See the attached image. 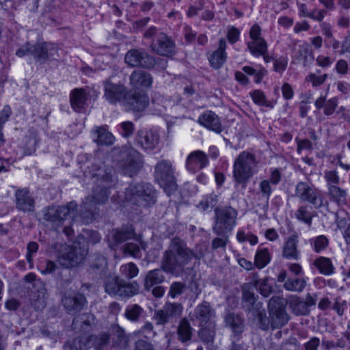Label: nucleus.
<instances>
[{"mask_svg": "<svg viewBox=\"0 0 350 350\" xmlns=\"http://www.w3.org/2000/svg\"><path fill=\"white\" fill-rule=\"evenodd\" d=\"M306 286V282L301 278H288L284 288L289 291L301 292Z\"/></svg>", "mask_w": 350, "mask_h": 350, "instance_id": "41", "label": "nucleus"}, {"mask_svg": "<svg viewBox=\"0 0 350 350\" xmlns=\"http://www.w3.org/2000/svg\"><path fill=\"white\" fill-rule=\"evenodd\" d=\"M295 215L299 220H301L308 225L311 224L312 215L311 213L307 210L306 206H300Z\"/></svg>", "mask_w": 350, "mask_h": 350, "instance_id": "52", "label": "nucleus"}, {"mask_svg": "<svg viewBox=\"0 0 350 350\" xmlns=\"http://www.w3.org/2000/svg\"><path fill=\"white\" fill-rule=\"evenodd\" d=\"M164 271L162 268L149 271L144 278V289L150 291L155 286L161 284L165 280Z\"/></svg>", "mask_w": 350, "mask_h": 350, "instance_id": "27", "label": "nucleus"}, {"mask_svg": "<svg viewBox=\"0 0 350 350\" xmlns=\"http://www.w3.org/2000/svg\"><path fill=\"white\" fill-rule=\"evenodd\" d=\"M186 286L180 282H174L171 284L168 292V296L174 299L177 296L180 295L185 291Z\"/></svg>", "mask_w": 350, "mask_h": 350, "instance_id": "51", "label": "nucleus"}, {"mask_svg": "<svg viewBox=\"0 0 350 350\" xmlns=\"http://www.w3.org/2000/svg\"><path fill=\"white\" fill-rule=\"evenodd\" d=\"M119 153L123 173L130 177L136 175L143 166L142 157L140 153L128 146H122Z\"/></svg>", "mask_w": 350, "mask_h": 350, "instance_id": "8", "label": "nucleus"}, {"mask_svg": "<svg viewBox=\"0 0 350 350\" xmlns=\"http://www.w3.org/2000/svg\"><path fill=\"white\" fill-rule=\"evenodd\" d=\"M251 53L256 57L260 55H262L264 60L266 62H269L271 59H273L272 57L269 56L267 53V44H265V49H262L260 46L250 51Z\"/></svg>", "mask_w": 350, "mask_h": 350, "instance_id": "61", "label": "nucleus"}, {"mask_svg": "<svg viewBox=\"0 0 350 350\" xmlns=\"http://www.w3.org/2000/svg\"><path fill=\"white\" fill-rule=\"evenodd\" d=\"M256 289L265 297H268L273 292L272 285L269 283L268 277L262 279V282L256 287Z\"/></svg>", "mask_w": 350, "mask_h": 350, "instance_id": "48", "label": "nucleus"}, {"mask_svg": "<svg viewBox=\"0 0 350 350\" xmlns=\"http://www.w3.org/2000/svg\"><path fill=\"white\" fill-rule=\"evenodd\" d=\"M254 102L259 105L273 107L265 98L264 93L260 90H255L251 94Z\"/></svg>", "mask_w": 350, "mask_h": 350, "instance_id": "54", "label": "nucleus"}, {"mask_svg": "<svg viewBox=\"0 0 350 350\" xmlns=\"http://www.w3.org/2000/svg\"><path fill=\"white\" fill-rule=\"evenodd\" d=\"M208 163L206 155L202 151H195L191 153L187 159L186 166L189 171L195 173L204 168Z\"/></svg>", "mask_w": 350, "mask_h": 350, "instance_id": "23", "label": "nucleus"}, {"mask_svg": "<svg viewBox=\"0 0 350 350\" xmlns=\"http://www.w3.org/2000/svg\"><path fill=\"white\" fill-rule=\"evenodd\" d=\"M127 102L131 109L142 111L147 107L148 98L144 93L135 92L127 98Z\"/></svg>", "mask_w": 350, "mask_h": 350, "instance_id": "28", "label": "nucleus"}, {"mask_svg": "<svg viewBox=\"0 0 350 350\" xmlns=\"http://www.w3.org/2000/svg\"><path fill=\"white\" fill-rule=\"evenodd\" d=\"M16 208L23 212H33L34 211L35 202L29 195V191L27 188L17 189L15 193Z\"/></svg>", "mask_w": 350, "mask_h": 350, "instance_id": "18", "label": "nucleus"}, {"mask_svg": "<svg viewBox=\"0 0 350 350\" xmlns=\"http://www.w3.org/2000/svg\"><path fill=\"white\" fill-rule=\"evenodd\" d=\"M329 193L332 199L335 201L338 205L346 204L347 193L345 190L336 185H330L329 187Z\"/></svg>", "mask_w": 350, "mask_h": 350, "instance_id": "43", "label": "nucleus"}, {"mask_svg": "<svg viewBox=\"0 0 350 350\" xmlns=\"http://www.w3.org/2000/svg\"><path fill=\"white\" fill-rule=\"evenodd\" d=\"M120 133L124 137H129L134 132L135 126L132 122H123L120 124Z\"/></svg>", "mask_w": 350, "mask_h": 350, "instance_id": "58", "label": "nucleus"}, {"mask_svg": "<svg viewBox=\"0 0 350 350\" xmlns=\"http://www.w3.org/2000/svg\"><path fill=\"white\" fill-rule=\"evenodd\" d=\"M289 307L293 312L297 316L307 315L310 312L306 303L297 296H293L290 299Z\"/></svg>", "mask_w": 350, "mask_h": 350, "instance_id": "37", "label": "nucleus"}, {"mask_svg": "<svg viewBox=\"0 0 350 350\" xmlns=\"http://www.w3.org/2000/svg\"><path fill=\"white\" fill-rule=\"evenodd\" d=\"M298 237L297 234L290 236L283 247V256L288 259L297 260L299 251L297 250Z\"/></svg>", "mask_w": 350, "mask_h": 350, "instance_id": "30", "label": "nucleus"}, {"mask_svg": "<svg viewBox=\"0 0 350 350\" xmlns=\"http://www.w3.org/2000/svg\"><path fill=\"white\" fill-rule=\"evenodd\" d=\"M86 167L89 169L90 174L96 178V186L93 188L92 195L85 198L83 201L79 216L83 223L88 224L98 214L96 206L107 202L109 189L115 185L116 176L113 167H107L100 161H94L91 166L87 163Z\"/></svg>", "mask_w": 350, "mask_h": 350, "instance_id": "1", "label": "nucleus"}, {"mask_svg": "<svg viewBox=\"0 0 350 350\" xmlns=\"http://www.w3.org/2000/svg\"><path fill=\"white\" fill-rule=\"evenodd\" d=\"M144 312L143 308L137 304L129 305L125 310L124 317L129 321H137Z\"/></svg>", "mask_w": 350, "mask_h": 350, "instance_id": "44", "label": "nucleus"}, {"mask_svg": "<svg viewBox=\"0 0 350 350\" xmlns=\"http://www.w3.org/2000/svg\"><path fill=\"white\" fill-rule=\"evenodd\" d=\"M260 27L258 25H254L250 31V37L252 39L251 42L247 43V46L250 51L254 50L259 46L262 49H265L266 41L260 37Z\"/></svg>", "mask_w": 350, "mask_h": 350, "instance_id": "32", "label": "nucleus"}, {"mask_svg": "<svg viewBox=\"0 0 350 350\" xmlns=\"http://www.w3.org/2000/svg\"><path fill=\"white\" fill-rule=\"evenodd\" d=\"M225 322L231 329L234 339L239 340L245 329L243 319L240 315L231 312L226 316Z\"/></svg>", "mask_w": 350, "mask_h": 350, "instance_id": "22", "label": "nucleus"}, {"mask_svg": "<svg viewBox=\"0 0 350 350\" xmlns=\"http://www.w3.org/2000/svg\"><path fill=\"white\" fill-rule=\"evenodd\" d=\"M62 303L69 314L80 312L88 306L85 295L79 292L66 294L62 299Z\"/></svg>", "mask_w": 350, "mask_h": 350, "instance_id": "14", "label": "nucleus"}, {"mask_svg": "<svg viewBox=\"0 0 350 350\" xmlns=\"http://www.w3.org/2000/svg\"><path fill=\"white\" fill-rule=\"evenodd\" d=\"M215 314L208 301H204L198 305L193 312V317L199 322L200 325L204 327Z\"/></svg>", "mask_w": 350, "mask_h": 350, "instance_id": "24", "label": "nucleus"}, {"mask_svg": "<svg viewBox=\"0 0 350 350\" xmlns=\"http://www.w3.org/2000/svg\"><path fill=\"white\" fill-rule=\"evenodd\" d=\"M126 198L132 204L139 206H148L155 203V190L147 183L131 184L126 189Z\"/></svg>", "mask_w": 350, "mask_h": 350, "instance_id": "4", "label": "nucleus"}, {"mask_svg": "<svg viewBox=\"0 0 350 350\" xmlns=\"http://www.w3.org/2000/svg\"><path fill=\"white\" fill-rule=\"evenodd\" d=\"M178 339L186 342L191 339L192 328L186 319H181L177 330Z\"/></svg>", "mask_w": 350, "mask_h": 350, "instance_id": "39", "label": "nucleus"}, {"mask_svg": "<svg viewBox=\"0 0 350 350\" xmlns=\"http://www.w3.org/2000/svg\"><path fill=\"white\" fill-rule=\"evenodd\" d=\"M204 256V250H193L187 247L184 240L175 237L171 239L167 250L163 253L161 267L165 272L178 276L193 258L200 260Z\"/></svg>", "mask_w": 350, "mask_h": 350, "instance_id": "2", "label": "nucleus"}, {"mask_svg": "<svg viewBox=\"0 0 350 350\" xmlns=\"http://www.w3.org/2000/svg\"><path fill=\"white\" fill-rule=\"evenodd\" d=\"M139 287L137 282H127L124 279H121L118 296L132 297L138 293Z\"/></svg>", "mask_w": 350, "mask_h": 350, "instance_id": "36", "label": "nucleus"}, {"mask_svg": "<svg viewBox=\"0 0 350 350\" xmlns=\"http://www.w3.org/2000/svg\"><path fill=\"white\" fill-rule=\"evenodd\" d=\"M286 301L279 296H273L269 301V310H279L284 308Z\"/></svg>", "mask_w": 350, "mask_h": 350, "instance_id": "56", "label": "nucleus"}, {"mask_svg": "<svg viewBox=\"0 0 350 350\" xmlns=\"http://www.w3.org/2000/svg\"><path fill=\"white\" fill-rule=\"evenodd\" d=\"M123 252L126 255H130L135 258H141V250L139 246L135 243H128L122 248Z\"/></svg>", "mask_w": 350, "mask_h": 350, "instance_id": "50", "label": "nucleus"}, {"mask_svg": "<svg viewBox=\"0 0 350 350\" xmlns=\"http://www.w3.org/2000/svg\"><path fill=\"white\" fill-rule=\"evenodd\" d=\"M105 97L111 103L121 101L126 96V89L120 84L113 83L109 81L104 83Z\"/></svg>", "mask_w": 350, "mask_h": 350, "instance_id": "19", "label": "nucleus"}, {"mask_svg": "<svg viewBox=\"0 0 350 350\" xmlns=\"http://www.w3.org/2000/svg\"><path fill=\"white\" fill-rule=\"evenodd\" d=\"M183 309L182 304L179 303L167 302L161 309L155 311L154 319L158 325H164L170 319L180 317Z\"/></svg>", "mask_w": 350, "mask_h": 350, "instance_id": "12", "label": "nucleus"}, {"mask_svg": "<svg viewBox=\"0 0 350 350\" xmlns=\"http://www.w3.org/2000/svg\"><path fill=\"white\" fill-rule=\"evenodd\" d=\"M198 336L202 342H211L215 337V332L211 328L203 327L198 332Z\"/></svg>", "mask_w": 350, "mask_h": 350, "instance_id": "53", "label": "nucleus"}, {"mask_svg": "<svg viewBox=\"0 0 350 350\" xmlns=\"http://www.w3.org/2000/svg\"><path fill=\"white\" fill-rule=\"evenodd\" d=\"M37 139L35 137L27 136L25 137V147L24 154L25 155H31L36 151V146Z\"/></svg>", "mask_w": 350, "mask_h": 350, "instance_id": "57", "label": "nucleus"}, {"mask_svg": "<svg viewBox=\"0 0 350 350\" xmlns=\"http://www.w3.org/2000/svg\"><path fill=\"white\" fill-rule=\"evenodd\" d=\"M135 141L143 149L152 151L158 147L160 136L157 131L152 129L139 130L135 135Z\"/></svg>", "mask_w": 350, "mask_h": 350, "instance_id": "13", "label": "nucleus"}, {"mask_svg": "<svg viewBox=\"0 0 350 350\" xmlns=\"http://www.w3.org/2000/svg\"><path fill=\"white\" fill-rule=\"evenodd\" d=\"M129 79L131 85L135 89L149 88L152 83L151 75L139 70L133 71Z\"/></svg>", "mask_w": 350, "mask_h": 350, "instance_id": "25", "label": "nucleus"}, {"mask_svg": "<svg viewBox=\"0 0 350 350\" xmlns=\"http://www.w3.org/2000/svg\"><path fill=\"white\" fill-rule=\"evenodd\" d=\"M217 202V196L215 194H212L210 196L207 197L204 200L202 201L199 206H202L203 210H206V208L211 207H214Z\"/></svg>", "mask_w": 350, "mask_h": 350, "instance_id": "60", "label": "nucleus"}, {"mask_svg": "<svg viewBox=\"0 0 350 350\" xmlns=\"http://www.w3.org/2000/svg\"><path fill=\"white\" fill-rule=\"evenodd\" d=\"M198 121L202 125L213 131L217 133L221 131V125L218 116L211 111L200 116Z\"/></svg>", "mask_w": 350, "mask_h": 350, "instance_id": "31", "label": "nucleus"}, {"mask_svg": "<svg viewBox=\"0 0 350 350\" xmlns=\"http://www.w3.org/2000/svg\"><path fill=\"white\" fill-rule=\"evenodd\" d=\"M269 310L271 318V325L273 329L281 327L287 323L288 317L285 308Z\"/></svg>", "mask_w": 350, "mask_h": 350, "instance_id": "33", "label": "nucleus"}, {"mask_svg": "<svg viewBox=\"0 0 350 350\" xmlns=\"http://www.w3.org/2000/svg\"><path fill=\"white\" fill-rule=\"evenodd\" d=\"M122 275L128 280L135 277L139 273V269L133 262H129L120 267Z\"/></svg>", "mask_w": 350, "mask_h": 350, "instance_id": "47", "label": "nucleus"}, {"mask_svg": "<svg viewBox=\"0 0 350 350\" xmlns=\"http://www.w3.org/2000/svg\"><path fill=\"white\" fill-rule=\"evenodd\" d=\"M58 252L57 261L60 265L66 269L77 266L83 262L86 254L87 249L75 242L72 245L67 244H57Z\"/></svg>", "mask_w": 350, "mask_h": 350, "instance_id": "3", "label": "nucleus"}, {"mask_svg": "<svg viewBox=\"0 0 350 350\" xmlns=\"http://www.w3.org/2000/svg\"><path fill=\"white\" fill-rule=\"evenodd\" d=\"M107 262L106 258L99 254L92 256L90 267L94 271H103L107 267Z\"/></svg>", "mask_w": 350, "mask_h": 350, "instance_id": "46", "label": "nucleus"}, {"mask_svg": "<svg viewBox=\"0 0 350 350\" xmlns=\"http://www.w3.org/2000/svg\"><path fill=\"white\" fill-rule=\"evenodd\" d=\"M77 204L70 202L65 206L47 207L44 211V219L51 222L55 227L64 226V222L69 219V224L77 220L76 217Z\"/></svg>", "mask_w": 350, "mask_h": 350, "instance_id": "5", "label": "nucleus"}, {"mask_svg": "<svg viewBox=\"0 0 350 350\" xmlns=\"http://www.w3.org/2000/svg\"><path fill=\"white\" fill-rule=\"evenodd\" d=\"M254 284L251 282L244 283L241 285V289L242 293V302L243 304L244 307L247 308L249 311L258 308V305L256 304L255 307V304L258 299V296L255 294Z\"/></svg>", "mask_w": 350, "mask_h": 350, "instance_id": "21", "label": "nucleus"}, {"mask_svg": "<svg viewBox=\"0 0 350 350\" xmlns=\"http://www.w3.org/2000/svg\"><path fill=\"white\" fill-rule=\"evenodd\" d=\"M319 345L320 339L317 337H312L304 346L305 350H317Z\"/></svg>", "mask_w": 350, "mask_h": 350, "instance_id": "63", "label": "nucleus"}, {"mask_svg": "<svg viewBox=\"0 0 350 350\" xmlns=\"http://www.w3.org/2000/svg\"><path fill=\"white\" fill-rule=\"evenodd\" d=\"M295 193L301 201L310 203L315 208H319L323 205L320 191L305 182H299L297 185Z\"/></svg>", "mask_w": 350, "mask_h": 350, "instance_id": "11", "label": "nucleus"}, {"mask_svg": "<svg viewBox=\"0 0 350 350\" xmlns=\"http://www.w3.org/2000/svg\"><path fill=\"white\" fill-rule=\"evenodd\" d=\"M88 340L92 342V346L95 350H103L109 343L110 334L101 332L98 335H90Z\"/></svg>", "mask_w": 350, "mask_h": 350, "instance_id": "38", "label": "nucleus"}, {"mask_svg": "<svg viewBox=\"0 0 350 350\" xmlns=\"http://www.w3.org/2000/svg\"><path fill=\"white\" fill-rule=\"evenodd\" d=\"M311 244L316 252L325 250L329 244V240L325 235H320L311 240Z\"/></svg>", "mask_w": 350, "mask_h": 350, "instance_id": "49", "label": "nucleus"}, {"mask_svg": "<svg viewBox=\"0 0 350 350\" xmlns=\"http://www.w3.org/2000/svg\"><path fill=\"white\" fill-rule=\"evenodd\" d=\"M226 40L223 38L220 39L218 49L213 52L209 58L210 64L213 68H219L225 62L226 59Z\"/></svg>", "mask_w": 350, "mask_h": 350, "instance_id": "29", "label": "nucleus"}, {"mask_svg": "<svg viewBox=\"0 0 350 350\" xmlns=\"http://www.w3.org/2000/svg\"><path fill=\"white\" fill-rule=\"evenodd\" d=\"M121 279L119 276H108L104 283L105 292L109 295L118 296Z\"/></svg>", "mask_w": 350, "mask_h": 350, "instance_id": "40", "label": "nucleus"}, {"mask_svg": "<svg viewBox=\"0 0 350 350\" xmlns=\"http://www.w3.org/2000/svg\"><path fill=\"white\" fill-rule=\"evenodd\" d=\"M94 321L95 317L90 312L79 314L73 319L72 329L76 332H89L94 325Z\"/></svg>", "mask_w": 350, "mask_h": 350, "instance_id": "20", "label": "nucleus"}, {"mask_svg": "<svg viewBox=\"0 0 350 350\" xmlns=\"http://www.w3.org/2000/svg\"><path fill=\"white\" fill-rule=\"evenodd\" d=\"M151 48L160 55L168 56L174 53L175 44L166 34L159 33L156 40L151 44Z\"/></svg>", "mask_w": 350, "mask_h": 350, "instance_id": "16", "label": "nucleus"}, {"mask_svg": "<svg viewBox=\"0 0 350 350\" xmlns=\"http://www.w3.org/2000/svg\"><path fill=\"white\" fill-rule=\"evenodd\" d=\"M135 229L132 225L122 226L114 228L108 234L110 247L118 245L135 237Z\"/></svg>", "mask_w": 350, "mask_h": 350, "instance_id": "15", "label": "nucleus"}, {"mask_svg": "<svg viewBox=\"0 0 350 350\" xmlns=\"http://www.w3.org/2000/svg\"><path fill=\"white\" fill-rule=\"evenodd\" d=\"M97 137L95 142L98 145L110 146L113 144L115 137L113 135L106 131L104 128H98L96 131Z\"/></svg>", "mask_w": 350, "mask_h": 350, "instance_id": "42", "label": "nucleus"}, {"mask_svg": "<svg viewBox=\"0 0 350 350\" xmlns=\"http://www.w3.org/2000/svg\"><path fill=\"white\" fill-rule=\"evenodd\" d=\"M313 265L319 269V272L325 275H329L334 273V267L329 258L320 256L317 258Z\"/></svg>", "mask_w": 350, "mask_h": 350, "instance_id": "35", "label": "nucleus"}, {"mask_svg": "<svg viewBox=\"0 0 350 350\" xmlns=\"http://www.w3.org/2000/svg\"><path fill=\"white\" fill-rule=\"evenodd\" d=\"M87 98L88 94L83 88H75L70 92V105L77 112H81L85 109Z\"/></svg>", "mask_w": 350, "mask_h": 350, "instance_id": "26", "label": "nucleus"}, {"mask_svg": "<svg viewBox=\"0 0 350 350\" xmlns=\"http://www.w3.org/2000/svg\"><path fill=\"white\" fill-rule=\"evenodd\" d=\"M274 70L275 72H283L287 66V60L283 57H280L278 59L274 60L273 62Z\"/></svg>", "mask_w": 350, "mask_h": 350, "instance_id": "62", "label": "nucleus"}, {"mask_svg": "<svg viewBox=\"0 0 350 350\" xmlns=\"http://www.w3.org/2000/svg\"><path fill=\"white\" fill-rule=\"evenodd\" d=\"M110 332L113 336L116 344L121 348H126L129 338L124 330L117 324L111 325Z\"/></svg>", "mask_w": 350, "mask_h": 350, "instance_id": "34", "label": "nucleus"}, {"mask_svg": "<svg viewBox=\"0 0 350 350\" xmlns=\"http://www.w3.org/2000/svg\"><path fill=\"white\" fill-rule=\"evenodd\" d=\"M154 178L168 196L176 190L177 185L170 161L162 160L157 163L154 167Z\"/></svg>", "mask_w": 350, "mask_h": 350, "instance_id": "9", "label": "nucleus"}, {"mask_svg": "<svg viewBox=\"0 0 350 350\" xmlns=\"http://www.w3.org/2000/svg\"><path fill=\"white\" fill-rule=\"evenodd\" d=\"M220 237L215 238L212 241V247L213 250L218 249L219 247H225L227 243L228 242L229 234H217Z\"/></svg>", "mask_w": 350, "mask_h": 350, "instance_id": "59", "label": "nucleus"}, {"mask_svg": "<svg viewBox=\"0 0 350 350\" xmlns=\"http://www.w3.org/2000/svg\"><path fill=\"white\" fill-rule=\"evenodd\" d=\"M215 213L213 232L216 234H230L236 224L237 211L232 207L217 208Z\"/></svg>", "mask_w": 350, "mask_h": 350, "instance_id": "10", "label": "nucleus"}, {"mask_svg": "<svg viewBox=\"0 0 350 350\" xmlns=\"http://www.w3.org/2000/svg\"><path fill=\"white\" fill-rule=\"evenodd\" d=\"M88 337L77 338L73 340V346L76 350H88L92 346V342L89 341Z\"/></svg>", "mask_w": 350, "mask_h": 350, "instance_id": "55", "label": "nucleus"}, {"mask_svg": "<svg viewBox=\"0 0 350 350\" xmlns=\"http://www.w3.org/2000/svg\"><path fill=\"white\" fill-rule=\"evenodd\" d=\"M256 163L254 154L243 152L234 163L233 176L239 184H245L252 176Z\"/></svg>", "mask_w": 350, "mask_h": 350, "instance_id": "6", "label": "nucleus"}, {"mask_svg": "<svg viewBox=\"0 0 350 350\" xmlns=\"http://www.w3.org/2000/svg\"><path fill=\"white\" fill-rule=\"evenodd\" d=\"M124 61L129 66L135 68L140 67L145 69H151L157 64H161V68H165V61L158 58L157 59L150 55L144 49H135L129 50L124 56Z\"/></svg>", "mask_w": 350, "mask_h": 350, "instance_id": "7", "label": "nucleus"}, {"mask_svg": "<svg viewBox=\"0 0 350 350\" xmlns=\"http://www.w3.org/2000/svg\"><path fill=\"white\" fill-rule=\"evenodd\" d=\"M134 350H154L152 345L144 340H138L135 343Z\"/></svg>", "mask_w": 350, "mask_h": 350, "instance_id": "64", "label": "nucleus"}, {"mask_svg": "<svg viewBox=\"0 0 350 350\" xmlns=\"http://www.w3.org/2000/svg\"><path fill=\"white\" fill-rule=\"evenodd\" d=\"M56 52V48L52 44L45 42L35 44H31V55H33L36 60L41 64L53 57Z\"/></svg>", "mask_w": 350, "mask_h": 350, "instance_id": "17", "label": "nucleus"}, {"mask_svg": "<svg viewBox=\"0 0 350 350\" xmlns=\"http://www.w3.org/2000/svg\"><path fill=\"white\" fill-rule=\"evenodd\" d=\"M269 261L270 255L267 249L265 248L256 252L255 255V265L258 268H263Z\"/></svg>", "mask_w": 350, "mask_h": 350, "instance_id": "45", "label": "nucleus"}]
</instances>
